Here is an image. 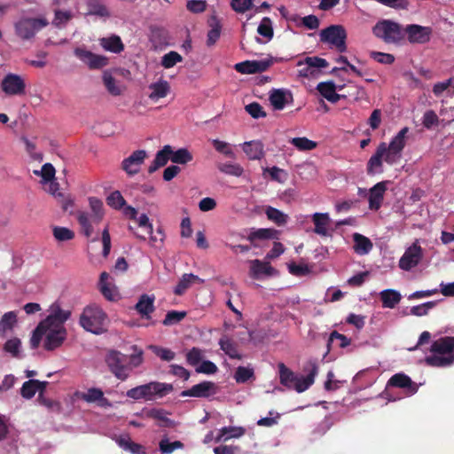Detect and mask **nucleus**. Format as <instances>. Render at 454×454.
<instances>
[{"instance_id": "7ed1b4c3", "label": "nucleus", "mask_w": 454, "mask_h": 454, "mask_svg": "<svg viewBox=\"0 0 454 454\" xmlns=\"http://www.w3.org/2000/svg\"><path fill=\"white\" fill-rule=\"evenodd\" d=\"M431 356L425 357V363L431 367H448L454 364V336H444L433 341Z\"/></svg>"}, {"instance_id": "dca6fc26", "label": "nucleus", "mask_w": 454, "mask_h": 454, "mask_svg": "<svg viewBox=\"0 0 454 454\" xmlns=\"http://www.w3.org/2000/svg\"><path fill=\"white\" fill-rule=\"evenodd\" d=\"M272 65L271 59L246 60L237 63L234 68L240 74H257L265 72Z\"/></svg>"}, {"instance_id": "bf43d9fd", "label": "nucleus", "mask_w": 454, "mask_h": 454, "mask_svg": "<svg viewBox=\"0 0 454 454\" xmlns=\"http://www.w3.org/2000/svg\"><path fill=\"white\" fill-rule=\"evenodd\" d=\"M21 341L19 338L8 340L4 345V350L10 353L13 357H19Z\"/></svg>"}, {"instance_id": "ea45409f", "label": "nucleus", "mask_w": 454, "mask_h": 454, "mask_svg": "<svg viewBox=\"0 0 454 454\" xmlns=\"http://www.w3.org/2000/svg\"><path fill=\"white\" fill-rule=\"evenodd\" d=\"M221 349L230 357L235 359H242V355L238 351L237 345L228 338H222L219 340Z\"/></svg>"}, {"instance_id": "a878e982", "label": "nucleus", "mask_w": 454, "mask_h": 454, "mask_svg": "<svg viewBox=\"0 0 454 454\" xmlns=\"http://www.w3.org/2000/svg\"><path fill=\"white\" fill-rule=\"evenodd\" d=\"M269 99L275 110H282L285 108L286 104L293 102V95L289 91L277 89L272 90Z\"/></svg>"}, {"instance_id": "680f3d73", "label": "nucleus", "mask_w": 454, "mask_h": 454, "mask_svg": "<svg viewBox=\"0 0 454 454\" xmlns=\"http://www.w3.org/2000/svg\"><path fill=\"white\" fill-rule=\"evenodd\" d=\"M436 301H427L419 305L411 307V314L416 317H422L428 314L429 310L435 307Z\"/></svg>"}, {"instance_id": "f257e3e1", "label": "nucleus", "mask_w": 454, "mask_h": 454, "mask_svg": "<svg viewBox=\"0 0 454 454\" xmlns=\"http://www.w3.org/2000/svg\"><path fill=\"white\" fill-rule=\"evenodd\" d=\"M130 356L118 350H109L106 356V364L109 371L120 380H126L133 369L139 367L144 362V351L137 345L131 347Z\"/></svg>"}, {"instance_id": "bb28decb", "label": "nucleus", "mask_w": 454, "mask_h": 454, "mask_svg": "<svg viewBox=\"0 0 454 454\" xmlns=\"http://www.w3.org/2000/svg\"><path fill=\"white\" fill-rule=\"evenodd\" d=\"M172 146L169 145H164L163 148L157 152L155 158L148 168V172L153 174L158 168L164 167L168 160H171Z\"/></svg>"}, {"instance_id": "f704fd0d", "label": "nucleus", "mask_w": 454, "mask_h": 454, "mask_svg": "<svg viewBox=\"0 0 454 454\" xmlns=\"http://www.w3.org/2000/svg\"><path fill=\"white\" fill-rule=\"evenodd\" d=\"M251 272L254 278H258L262 275L271 276L275 272V269L270 264V262L255 259L251 262Z\"/></svg>"}, {"instance_id": "c03bdc74", "label": "nucleus", "mask_w": 454, "mask_h": 454, "mask_svg": "<svg viewBox=\"0 0 454 454\" xmlns=\"http://www.w3.org/2000/svg\"><path fill=\"white\" fill-rule=\"evenodd\" d=\"M192 159V153L186 148H180L176 152L172 150L171 161L176 164H186Z\"/></svg>"}, {"instance_id": "3c124183", "label": "nucleus", "mask_w": 454, "mask_h": 454, "mask_svg": "<svg viewBox=\"0 0 454 454\" xmlns=\"http://www.w3.org/2000/svg\"><path fill=\"white\" fill-rule=\"evenodd\" d=\"M257 32L260 35L270 40L273 37L274 32L272 27V21L269 17H264L260 25L258 26Z\"/></svg>"}, {"instance_id": "f8f14e48", "label": "nucleus", "mask_w": 454, "mask_h": 454, "mask_svg": "<svg viewBox=\"0 0 454 454\" xmlns=\"http://www.w3.org/2000/svg\"><path fill=\"white\" fill-rule=\"evenodd\" d=\"M328 65V62L325 59L319 57H307L297 63V66L300 67L298 70L299 75L305 78L315 76L318 73L319 68L327 67Z\"/></svg>"}, {"instance_id": "a211bd4d", "label": "nucleus", "mask_w": 454, "mask_h": 454, "mask_svg": "<svg viewBox=\"0 0 454 454\" xmlns=\"http://www.w3.org/2000/svg\"><path fill=\"white\" fill-rule=\"evenodd\" d=\"M2 90L7 95H20L25 92V82L18 74H8L2 81Z\"/></svg>"}, {"instance_id": "ddd939ff", "label": "nucleus", "mask_w": 454, "mask_h": 454, "mask_svg": "<svg viewBox=\"0 0 454 454\" xmlns=\"http://www.w3.org/2000/svg\"><path fill=\"white\" fill-rule=\"evenodd\" d=\"M74 52L90 69H100L108 65V59L106 56L98 55L90 51L79 47L75 48Z\"/></svg>"}, {"instance_id": "f3484780", "label": "nucleus", "mask_w": 454, "mask_h": 454, "mask_svg": "<svg viewBox=\"0 0 454 454\" xmlns=\"http://www.w3.org/2000/svg\"><path fill=\"white\" fill-rule=\"evenodd\" d=\"M422 258V249L420 246L414 243L403 254L399 261V266L402 270H410L417 266Z\"/></svg>"}, {"instance_id": "412c9836", "label": "nucleus", "mask_w": 454, "mask_h": 454, "mask_svg": "<svg viewBox=\"0 0 454 454\" xmlns=\"http://www.w3.org/2000/svg\"><path fill=\"white\" fill-rule=\"evenodd\" d=\"M387 191V182H379L369 190V208L377 211L380 208L384 194Z\"/></svg>"}, {"instance_id": "4468645a", "label": "nucleus", "mask_w": 454, "mask_h": 454, "mask_svg": "<svg viewBox=\"0 0 454 454\" xmlns=\"http://www.w3.org/2000/svg\"><path fill=\"white\" fill-rule=\"evenodd\" d=\"M217 386L212 381H202L199 384L192 386L191 388L184 390L181 393V396L186 397H198V398H207L217 392Z\"/></svg>"}, {"instance_id": "49530a36", "label": "nucleus", "mask_w": 454, "mask_h": 454, "mask_svg": "<svg viewBox=\"0 0 454 454\" xmlns=\"http://www.w3.org/2000/svg\"><path fill=\"white\" fill-rule=\"evenodd\" d=\"M159 448L163 454H171L175 450L183 449L184 443L180 441L170 442L168 437H163L160 441Z\"/></svg>"}, {"instance_id": "c85d7f7f", "label": "nucleus", "mask_w": 454, "mask_h": 454, "mask_svg": "<svg viewBox=\"0 0 454 454\" xmlns=\"http://www.w3.org/2000/svg\"><path fill=\"white\" fill-rule=\"evenodd\" d=\"M149 89L152 90L149 94V98L153 101H157L167 97L170 91V85L168 81L161 79L157 82L150 84Z\"/></svg>"}, {"instance_id": "de8ad7c7", "label": "nucleus", "mask_w": 454, "mask_h": 454, "mask_svg": "<svg viewBox=\"0 0 454 454\" xmlns=\"http://www.w3.org/2000/svg\"><path fill=\"white\" fill-rule=\"evenodd\" d=\"M290 143L299 151H311L317 147V143L305 137H294Z\"/></svg>"}, {"instance_id": "e433bc0d", "label": "nucleus", "mask_w": 454, "mask_h": 454, "mask_svg": "<svg viewBox=\"0 0 454 454\" xmlns=\"http://www.w3.org/2000/svg\"><path fill=\"white\" fill-rule=\"evenodd\" d=\"M88 14L101 18H109L111 13L102 0H87Z\"/></svg>"}, {"instance_id": "5fc2aeb1", "label": "nucleus", "mask_w": 454, "mask_h": 454, "mask_svg": "<svg viewBox=\"0 0 454 454\" xmlns=\"http://www.w3.org/2000/svg\"><path fill=\"white\" fill-rule=\"evenodd\" d=\"M37 380L30 379L25 381L20 388V395L26 399H31L37 392Z\"/></svg>"}, {"instance_id": "6e6d98bb", "label": "nucleus", "mask_w": 454, "mask_h": 454, "mask_svg": "<svg viewBox=\"0 0 454 454\" xmlns=\"http://www.w3.org/2000/svg\"><path fill=\"white\" fill-rule=\"evenodd\" d=\"M335 340H339V347L341 348L348 347L351 343L350 339L346 337L344 334L339 333L337 331H333L331 333L327 340L328 351Z\"/></svg>"}, {"instance_id": "4be33fe9", "label": "nucleus", "mask_w": 454, "mask_h": 454, "mask_svg": "<svg viewBox=\"0 0 454 454\" xmlns=\"http://www.w3.org/2000/svg\"><path fill=\"white\" fill-rule=\"evenodd\" d=\"M77 221L81 227V232L90 238L94 232V226L98 225L102 220L98 216L90 215L88 212H78Z\"/></svg>"}, {"instance_id": "393cba45", "label": "nucleus", "mask_w": 454, "mask_h": 454, "mask_svg": "<svg viewBox=\"0 0 454 454\" xmlns=\"http://www.w3.org/2000/svg\"><path fill=\"white\" fill-rule=\"evenodd\" d=\"M154 300L155 297L153 295H148L146 294L139 297L138 301L135 305V309L143 318L149 319L151 317V314L155 309Z\"/></svg>"}, {"instance_id": "13d9d810", "label": "nucleus", "mask_w": 454, "mask_h": 454, "mask_svg": "<svg viewBox=\"0 0 454 454\" xmlns=\"http://www.w3.org/2000/svg\"><path fill=\"white\" fill-rule=\"evenodd\" d=\"M183 60L182 56L176 51H169L161 59V66L165 68L173 67L176 63Z\"/></svg>"}, {"instance_id": "473e14b6", "label": "nucleus", "mask_w": 454, "mask_h": 454, "mask_svg": "<svg viewBox=\"0 0 454 454\" xmlns=\"http://www.w3.org/2000/svg\"><path fill=\"white\" fill-rule=\"evenodd\" d=\"M194 282L203 283L204 280L192 273L184 274L176 286L174 294L176 295H183Z\"/></svg>"}, {"instance_id": "1a4fd4ad", "label": "nucleus", "mask_w": 454, "mask_h": 454, "mask_svg": "<svg viewBox=\"0 0 454 454\" xmlns=\"http://www.w3.org/2000/svg\"><path fill=\"white\" fill-rule=\"evenodd\" d=\"M49 311L50 314L47 317L39 323L40 325H43L44 331L47 333V331L51 330H67L64 324L69 318L71 312L62 309L57 302L51 305Z\"/></svg>"}, {"instance_id": "774afa93", "label": "nucleus", "mask_w": 454, "mask_h": 454, "mask_svg": "<svg viewBox=\"0 0 454 454\" xmlns=\"http://www.w3.org/2000/svg\"><path fill=\"white\" fill-rule=\"evenodd\" d=\"M45 331L43 328V325H38L35 327V329L33 331L31 339H30V346L31 348L35 349L37 348L43 337L45 336Z\"/></svg>"}, {"instance_id": "423d86ee", "label": "nucleus", "mask_w": 454, "mask_h": 454, "mask_svg": "<svg viewBox=\"0 0 454 454\" xmlns=\"http://www.w3.org/2000/svg\"><path fill=\"white\" fill-rule=\"evenodd\" d=\"M48 25L49 21L44 17L24 16L14 23V31L20 40L30 41Z\"/></svg>"}, {"instance_id": "8fccbe9b", "label": "nucleus", "mask_w": 454, "mask_h": 454, "mask_svg": "<svg viewBox=\"0 0 454 454\" xmlns=\"http://www.w3.org/2000/svg\"><path fill=\"white\" fill-rule=\"evenodd\" d=\"M254 369L245 367V366H239L234 374V379L237 383H246L250 379H254Z\"/></svg>"}, {"instance_id": "0eeeda50", "label": "nucleus", "mask_w": 454, "mask_h": 454, "mask_svg": "<svg viewBox=\"0 0 454 454\" xmlns=\"http://www.w3.org/2000/svg\"><path fill=\"white\" fill-rule=\"evenodd\" d=\"M106 313L98 306H88L80 317V325L88 332L100 334L105 331Z\"/></svg>"}, {"instance_id": "4d7b16f0", "label": "nucleus", "mask_w": 454, "mask_h": 454, "mask_svg": "<svg viewBox=\"0 0 454 454\" xmlns=\"http://www.w3.org/2000/svg\"><path fill=\"white\" fill-rule=\"evenodd\" d=\"M185 317H186L185 311L171 310L166 314L162 324L164 325H172L181 322Z\"/></svg>"}, {"instance_id": "864d4df0", "label": "nucleus", "mask_w": 454, "mask_h": 454, "mask_svg": "<svg viewBox=\"0 0 454 454\" xmlns=\"http://www.w3.org/2000/svg\"><path fill=\"white\" fill-rule=\"evenodd\" d=\"M106 203L114 209H121L124 207L126 201L119 191H114L106 198Z\"/></svg>"}, {"instance_id": "cd10ccee", "label": "nucleus", "mask_w": 454, "mask_h": 454, "mask_svg": "<svg viewBox=\"0 0 454 454\" xmlns=\"http://www.w3.org/2000/svg\"><path fill=\"white\" fill-rule=\"evenodd\" d=\"M100 46L106 51L121 53L124 50V44L119 35H112L99 39Z\"/></svg>"}, {"instance_id": "b1692460", "label": "nucleus", "mask_w": 454, "mask_h": 454, "mask_svg": "<svg viewBox=\"0 0 454 454\" xmlns=\"http://www.w3.org/2000/svg\"><path fill=\"white\" fill-rule=\"evenodd\" d=\"M67 330H51L45 333L43 348L48 351H52L59 348L67 339Z\"/></svg>"}, {"instance_id": "9d476101", "label": "nucleus", "mask_w": 454, "mask_h": 454, "mask_svg": "<svg viewBox=\"0 0 454 454\" xmlns=\"http://www.w3.org/2000/svg\"><path fill=\"white\" fill-rule=\"evenodd\" d=\"M408 131V127L403 128L397 135L393 137L388 145L386 144V162L387 164L394 165L400 160L402 151L405 146V137Z\"/></svg>"}, {"instance_id": "603ef678", "label": "nucleus", "mask_w": 454, "mask_h": 454, "mask_svg": "<svg viewBox=\"0 0 454 454\" xmlns=\"http://www.w3.org/2000/svg\"><path fill=\"white\" fill-rule=\"evenodd\" d=\"M149 348L153 352L154 355H156L163 361L169 362L173 360L176 356L175 352L167 348H162L156 345H150Z\"/></svg>"}, {"instance_id": "a18cd8bd", "label": "nucleus", "mask_w": 454, "mask_h": 454, "mask_svg": "<svg viewBox=\"0 0 454 454\" xmlns=\"http://www.w3.org/2000/svg\"><path fill=\"white\" fill-rule=\"evenodd\" d=\"M217 168L222 173L233 176H240L244 172L243 168L237 163H219Z\"/></svg>"}, {"instance_id": "6e6552de", "label": "nucleus", "mask_w": 454, "mask_h": 454, "mask_svg": "<svg viewBox=\"0 0 454 454\" xmlns=\"http://www.w3.org/2000/svg\"><path fill=\"white\" fill-rule=\"evenodd\" d=\"M320 41L335 47L339 52L347 51V32L341 25H331L322 29L319 34Z\"/></svg>"}, {"instance_id": "0e129e2a", "label": "nucleus", "mask_w": 454, "mask_h": 454, "mask_svg": "<svg viewBox=\"0 0 454 454\" xmlns=\"http://www.w3.org/2000/svg\"><path fill=\"white\" fill-rule=\"evenodd\" d=\"M89 202L91 209V213H90V215L98 216V218L102 220L104 216L103 202L96 197H90L89 199Z\"/></svg>"}, {"instance_id": "5701e85b", "label": "nucleus", "mask_w": 454, "mask_h": 454, "mask_svg": "<svg viewBox=\"0 0 454 454\" xmlns=\"http://www.w3.org/2000/svg\"><path fill=\"white\" fill-rule=\"evenodd\" d=\"M387 385L403 388L408 395H414L419 389L417 383L413 382L411 379L404 373L394 374L388 380Z\"/></svg>"}, {"instance_id": "39448f33", "label": "nucleus", "mask_w": 454, "mask_h": 454, "mask_svg": "<svg viewBox=\"0 0 454 454\" xmlns=\"http://www.w3.org/2000/svg\"><path fill=\"white\" fill-rule=\"evenodd\" d=\"M372 33L386 43L399 44L404 40V27L392 20H379L372 27Z\"/></svg>"}, {"instance_id": "c9c22d12", "label": "nucleus", "mask_w": 454, "mask_h": 454, "mask_svg": "<svg viewBox=\"0 0 454 454\" xmlns=\"http://www.w3.org/2000/svg\"><path fill=\"white\" fill-rule=\"evenodd\" d=\"M401 298V294L394 289H386L380 293V299L384 308H395L400 302Z\"/></svg>"}, {"instance_id": "58836bf2", "label": "nucleus", "mask_w": 454, "mask_h": 454, "mask_svg": "<svg viewBox=\"0 0 454 454\" xmlns=\"http://www.w3.org/2000/svg\"><path fill=\"white\" fill-rule=\"evenodd\" d=\"M209 26L211 29L207 33V45L213 46L220 38L222 25L215 16H212Z\"/></svg>"}, {"instance_id": "e2e57ef3", "label": "nucleus", "mask_w": 454, "mask_h": 454, "mask_svg": "<svg viewBox=\"0 0 454 454\" xmlns=\"http://www.w3.org/2000/svg\"><path fill=\"white\" fill-rule=\"evenodd\" d=\"M245 109L254 119L263 118L267 115L262 106L257 102L247 105Z\"/></svg>"}, {"instance_id": "79ce46f5", "label": "nucleus", "mask_w": 454, "mask_h": 454, "mask_svg": "<svg viewBox=\"0 0 454 454\" xmlns=\"http://www.w3.org/2000/svg\"><path fill=\"white\" fill-rule=\"evenodd\" d=\"M17 323V315L14 311H9L3 315L0 320V332L5 333L13 328Z\"/></svg>"}, {"instance_id": "9b49d317", "label": "nucleus", "mask_w": 454, "mask_h": 454, "mask_svg": "<svg viewBox=\"0 0 454 454\" xmlns=\"http://www.w3.org/2000/svg\"><path fill=\"white\" fill-rule=\"evenodd\" d=\"M433 29L418 24H409L404 27V36L412 44H425L431 39Z\"/></svg>"}, {"instance_id": "2f4dec72", "label": "nucleus", "mask_w": 454, "mask_h": 454, "mask_svg": "<svg viewBox=\"0 0 454 454\" xmlns=\"http://www.w3.org/2000/svg\"><path fill=\"white\" fill-rule=\"evenodd\" d=\"M243 150L249 160H260L264 156L263 144L261 141L246 142Z\"/></svg>"}, {"instance_id": "052dcab7", "label": "nucleus", "mask_w": 454, "mask_h": 454, "mask_svg": "<svg viewBox=\"0 0 454 454\" xmlns=\"http://www.w3.org/2000/svg\"><path fill=\"white\" fill-rule=\"evenodd\" d=\"M103 82L109 93L114 96H118L121 94V89L116 85L115 79L110 73H104Z\"/></svg>"}, {"instance_id": "f03ea898", "label": "nucleus", "mask_w": 454, "mask_h": 454, "mask_svg": "<svg viewBox=\"0 0 454 454\" xmlns=\"http://www.w3.org/2000/svg\"><path fill=\"white\" fill-rule=\"evenodd\" d=\"M280 383L289 389H294L298 393L307 390L315 381V378L318 373V364L316 360L308 361L303 371L308 374L306 377L297 376L284 363L278 364Z\"/></svg>"}, {"instance_id": "69168bd1", "label": "nucleus", "mask_w": 454, "mask_h": 454, "mask_svg": "<svg viewBox=\"0 0 454 454\" xmlns=\"http://www.w3.org/2000/svg\"><path fill=\"white\" fill-rule=\"evenodd\" d=\"M370 57L380 64L391 65L395 61V56L393 54L380 51H372Z\"/></svg>"}, {"instance_id": "7c9ffc66", "label": "nucleus", "mask_w": 454, "mask_h": 454, "mask_svg": "<svg viewBox=\"0 0 454 454\" xmlns=\"http://www.w3.org/2000/svg\"><path fill=\"white\" fill-rule=\"evenodd\" d=\"M353 240L355 243L354 250L357 254H367L372 249L373 245L370 239L360 233H354Z\"/></svg>"}, {"instance_id": "37998d69", "label": "nucleus", "mask_w": 454, "mask_h": 454, "mask_svg": "<svg viewBox=\"0 0 454 454\" xmlns=\"http://www.w3.org/2000/svg\"><path fill=\"white\" fill-rule=\"evenodd\" d=\"M278 231L274 229H258L257 231H252L248 239L254 241L255 239H277Z\"/></svg>"}, {"instance_id": "338daca9", "label": "nucleus", "mask_w": 454, "mask_h": 454, "mask_svg": "<svg viewBox=\"0 0 454 454\" xmlns=\"http://www.w3.org/2000/svg\"><path fill=\"white\" fill-rule=\"evenodd\" d=\"M55 168L51 163H45L43 165L40 172L35 171V175H41L44 182L51 181L55 176Z\"/></svg>"}, {"instance_id": "20e7f679", "label": "nucleus", "mask_w": 454, "mask_h": 454, "mask_svg": "<svg viewBox=\"0 0 454 454\" xmlns=\"http://www.w3.org/2000/svg\"><path fill=\"white\" fill-rule=\"evenodd\" d=\"M172 384L151 381L129 389L126 395L133 400L144 399L145 401H153L156 398H162L173 391Z\"/></svg>"}, {"instance_id": "2eb2a0df", "label": "nucleus", "mask_w": 454, "mask_h": 454, "mask_svg": "<svg viewBox=\"0 0 454 454\" xmlns=\"http://www.w3.org/2000/svg\"><path fill=\"white\" fill-rule=\"evenodd\" d=\"M145 158L146 152L145 150L134 151L128 158L122 160L121 168L129 176H134L139 172Z\"/></svg>"}, {"instance_id": "4c0bfd02", "label": "nucleus", "mask_w": 454, "mask_h": 454, "mask_svg": "<svg viewBox=\"0 0 454 454\" xmlns=\"http://www.w3.org/2000/svg\"><path fill=\"white\" fill-rule=\"evenodd\" d=\"M147 417L159 421L158 426L163 427H174L175 422L167 417V412L162 409L153 408L147 411Z\"/></svg>"}, {"instance_id": "72a5a7b5", "label": "nucleus", "mask_w": 454, "mask_h": 454, "mask_svg": "<svg viewBox=\"0 0 454 454\" xmlns=\"http://www.w3.org/2000/svg\"><path fill=\"white\" fill-rule=\"evenodd\" d=\"M312 221L315 225V233L321 236H327V225L330 222V218L327 213H315L312 215Z\"/></svg>"}, {"instance_id": "6ab92c4d", "label": "nucleus", "mask_w": 454, "mask_h": 454, "mask_svg": "<svg viewBox=\"0 0 454 454\" xmlns=\"http://www.w3.org/2000/svg\"><path fill=\"white\" fill-rule=\"evenodd\" d=\"M386 143L381 142L378 145L375 153L369 159L367 162V174L372 176L378 173H382V161L383 160L386 161Z\"/></svg>"}, {"instance_id": "09e8293b", "label": "nucleus", "mask_w": 454, "mask_h": 454, "mask_svg": "<svg viewBox=\"0 0 454 454\" xmlns=\"http://www.w3.org/2000/svg\"><path fill=\"white\" fill-rule=\"evenodd\" d=\"M52 234H53V237L58 241H61V242L68 241L74 238V232L72 230H70L67 227H61V226L53 227Z\"/></svg>"}, {"instance_id": "aec40b11", "label": "nucleus", "mask_w": 454, "mask_h": 454, "mask_svg": "<svg viewBox=\"0 0 454 454\" xmlns=\"http://www.w3.org/2000/svg\"><path fill=\"white\" fill-rule=\"evenodd\" d=\"M343 85L336 86L333 82H322L317 86L318 92L329 102L337 103L340 98H346L345 95L336 93V90H341Z\"/></svg>"}, {"instance_id": "a19ab883", "label": "nucleus", "mask_w": 454, "mask_h": 454, "mask_svg": "<svg viewBox=\"0 0 454 454\" xmlns=\"http://www.w3.org/2000/svg\"><path fill=\"white\" fill-rule=\"evenodd\" d=\"M265 214L269 220L275 223L278 226H283L287 223L288 215L273 207H268Z\"/></svg>"}, {"instance_id": "c756f323", "label": "nucleus", "mask_w": 454, "mask_h": 454, "mask_svg": "<svg viewBox=\"0 0 454 454\" xmlns=\"http://www.w3.org/2000/svg\"><path fill=\"white\" fill-rule=\"evenodd\" d=\"M246 429L242 427H223L219 429L215 442H227L231 438H239L244 435Z\"/></svg>"}]
</instances>
